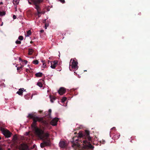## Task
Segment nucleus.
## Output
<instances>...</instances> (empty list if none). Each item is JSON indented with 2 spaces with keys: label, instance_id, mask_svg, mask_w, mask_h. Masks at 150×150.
I'll return each instance as SVG.
<instances>
[{
  "label": "nucleus",
  "instance_id": "nucleus-1",
  "mask_svg": "<svg viewBox=\"0 0 150 150\" xmlns=\"http://www.w3.org/2000/svg\"><path fill=\"white\" fill-rule=\"evenodd\" d=\"M36 122L33 121L31 125L32 128L34 130L35 134L40 139L43 141V142L40 144V145L41 148H43L45 146H48L50 145V142L48 137L50 134L47 132L45 133L44 131L37 127L36 126Z\"/></svg>",
  "mask_w": 150,
  "mask_h": 150
},
{
  "label": "nucleus",
  "instance_id": "nucleus-2",
  "mask_svg": "<svg viewBox=\"0 0 150 150\" xmlns=\"http://www.w3.org/2000/svg\"><path fill=\"white\" fill-rule=\"evenodd\" d=\"M84 137L85 138V139L82 142L85 147L89 149H93L94 147L91 145L89 142L91 140V138L89 136V133L88 131H85Z\"/></svg>",
  "mask_w": 150,
  "mask_h": 150
},
{
  "label": "nucleus",
  "instance_id": "nucleus-3",
  "mask_svg": "<svg viewBox=\"0 0 150 150\" xmlns=\"http://www.w3.org/2000/svg\"><path fill=\"white\" fill-rule=\"evenodd\" d=\"M78 63L77 61L75 60L74 59H71L70 62L69 67L71 66L72 69L76 70L78 68Z\"/></svg>",
  "mask_w": 150,
  "mask_h": 150
},
{
  "label": "nucleus",
  "instance_id": "nucleus-4",
  "mask_svg": "<svg viewBox=\"0 0 150 150\" xmlns=\"http://www.w3.org/2000/svg\"><path fill=\"white\" fill-rule=\"evenodd\" d=\"M28 117H29L32 119L33 121H35L36 122H41L42 121V117L37 116L33 114H29L28 116Z\"/></svg>",
  "mask_w": 150,
  "mask_h": 150
},
{
  "label": "nucleus",
  "instance_id": "nucleus-5",
  "mask_svg": "<svg viewBox=\"0 0 150 150\" xmlns=\"http://www.w3.org/2000/svg\"><path fill=\"white\" fill-rule=\"evenodd\" d=\"M0 130L2 134L6 137L9 138L11 137V133L8 129L1 127L0 128Z\"/></svg>",
  "mask_w": 150,
  "mask_h": 150
},
{
  "label": "nucleus",
  "instance_id": "nucleus-6",
  "mask_svg": "<svg viewBox=\"0 0 150 150\" xmlns=\"http://www.w3.org/2000/svg\"><path fill=\"white\" fill-rule=\"evenodd\" d=\"M31 2H30L28 0V3L30 4H33L35 6L38 5L41 3L43 1V0H31Z\"/></svg>",
  "mask_w": 150,
  "mask_h": 150
},
{
  "label": "nucleus",
  "instance_id": "nucleus-7",
  "mask_svg": "<svg viewBox=\"0 0 150 150\" xmlns=\"http://www.w3.org/2000/svg\"><path fill=\"white\" fill-rule=\"evenodd\" d=\"M20 150H29L27 146L25 144H21L19 147Z\"/></svg>",
  "mask_w": 150,
  "mask_h": 150
},
{
  "label": "nucleus",
  "instance_id": "nucleus-8",
  "mask_svg": "<svg viewBox=\"0 0 150 150\" xmlns=\"http://www.w3.org/2000/svg\"><path fill=\"white\" fill-rule=\"evenodd\" d=\"M58 121L57 118H54L51 122L50 124L53 126H55L57 125V122Z\"/></svg>",
  "mask_w": 150,
  "mask_h": 150
},
{
  "label": "nucleus",
  "instance_id": "nucleus-9",
  "mask_svg": "<svg viewBox=\"0 0 150 150\" xmlns=\"http://www.w3.org/2000/svg\"><path fill=\"white\" fill-rule=\"evenodd\" d=\"M66 91V90L65 88L61 87L58 91V92L60 95H62L65 93Z\"/></svg>",
  "mask_w": 150,
  "mask_h": 150
},
{
  "label": "nucleus",
  "instance_id": "nucleus-10",
  "mask_svg": "<svg viewBox=\"0 0 150 150\" xmlns=\"http://www.w3.org/2000/svg\"><path fill=\"white\" fill-rule=\"evenodd\" d=\"M59 146L61 148H65L67 145L64 141H62L59 142Z\"/></svg>",
  "mask_w": 150,
  "mask_h": 150
},
{
  "label": "nucleus",
  "instance_id": "nucleus-11",
  "mask_svg": "<svg viewBox=\"0 0 150 150\" xmlns=\"http://www.w3.org/2000/svg\"><path fill=\"white\" fill-rule=\"evenodd\" d=\"M57 64V62L56 61H55L52 62H51V67L52 69H55L56 67V65Z\"/></svg>",
  "mask_w": 150,
  "mask_h": 150
},
{
  "label": "nucleus",
  "instance_id": "nucleus-12",
  "mask_svg": "<svg viewBox=\"0 0 150 150\" xmlns=\"http://www.w3.org/2000/svg\"><path fill=\"white\" fill-rule=\"evenodd\" d=\"M24 91L23 88H21L18 90V91L16 93L19 95L21 96L22 95L23 92Z\"/></svg>",
  "mask_w": 150,
  "mask_h": 150
},
{
  "label": "nucleus",
  "instance_id": "nucleus-13",
  "mask_svg": "<svg viewBox=\"0 0 150 150\" xmlns=\"http://www.w3.org/2000/svg\"><path fill=\"white\" fill-rule=\"evenodd\" d=\"M120 136V134L119 133L117 134H115L114 135L113 137H112V139H118Z\"/></svg>",
  "mask_w": 150,
  "mask_h": 150
},
{
  "label": "nucleus",
  "instance_id": "nucleus-14",
  "mask_svg": "<svg viewBox=\"0 0 150 150\" xmlns=\"http://www.w3.org/2000/svg\"><path fill=\"white\" fill-rule=\"evenodd\" d=\"M34 50L32 48H29L28 49V54L30 55L32 54L33 53V52Z\"/></svg>",
  "mask_w": 150,
  "mask_h": 150
},
{
  "label": "nucleus",
  "instance_id": "nucleus-15",
  "mask_svg": "<svg viewBox=\"0 0 150 150\" xmlns=\"http://www.w3.org/2000/svg\"><path fill=\"white\" fill-rule=\"evenodd\" d=\"M42 74L41 72H38L35 74V76L37 77H40L42 76Z\"/></svg>",
  "mask_w": 150,
  "mask_h": 150
},
{
  "label": "nucleus",
  "instance_id": "nucleus-16",
  "mask_svg": "<svg viewBox=\"0 0 150 150\" xmlns=\"http://www.w3.org/2000/svg\"><path fill=\"white\" fill-rule=\"evenodd\" d=\"M31 34V32L30 30H29L27 32V33L26 35H25L26 37H28L30 36Z\"/></svg>",
  "mask_w": 150,
  "mask_h": 150
},
{
  "label": "nucleus",
  "instance_id": "nucleus-17",
  "mask_svg": "<svg viewBox=\"0 0 150 150\" xmlns=\"http://www.w3.org/2000/svg\"><path fill=\"white\" fill-rule=\"evenodd\" d=\"M40 122L42 123L44 125H48V122L44 120L43 118H42V121Z\"/></svg>",
  "mask_w": 150,
  "mask_h": 150
},
{
  "label": "nucleus",
  "instance_id": "nucleus-18",
  "mask_svg": "<svg viewBox=\"0 0 150 150\" xmlns=\"http://www.w3.org/2000/svg\"><path fill=\"white\" fill-rule=\"evenodd\" d=\"M6 14V13L4 11H0V16H3Z\"/></svg>",
  "mask_w": 150,
  "mask_h": 150
},
{
  "label": "nucleus",
  "instance_id": "nucleus-19",
  "mask_svg": "<svg viewBox=\"0 0 150 150\" xmlns=\"http://www.w3.org/2000/svg\"><path fill=\"white\" fill-rule=\"evenodd\" d=\"M33 63L35 64H38V61L37 60H35L33 61Z\"/></svg>",
  "mask_w": 150,
  "mask_h": 150
},
{
  "label": "nucleus",
  "instance_id": "nucleus-20",
  "mask_svg": "<svg viewBox=\"0 0 150 150\" xmlns=\"http://www.w3.org/2000/svg\"><path fill=\"white\" fill-rule=\"evenodd\" d=\"M42 62V67L43 68H45L46 67V64L45 63V61L43 60H42L41 61Z\"/></svg>",
  "mask_w": 150,
  "mask_h": 150
},
{
  "label": "nucleus",
  "instance_id": "nucleus-21",
  "mask_svg": "<svg viewBox=\"0 0 150 150\" xmlns=\"http://www.w3.org/2000/svg\"><path fill=\"white\" fill-rule=\"evenodd\" d=\"M35 6V8L37 9V11L38 10H40V7L39 5Z\"/></svg>",
  "mask_w": 150,
  "mask_h": 150
},
{
  "label": "nucleus",
  "instance_id": "nucleus-22",
  "mask_svg": "<svg viewBox=\"0 0 150 150\" xmlns=\"http://www.w3.org/2000/svg\"><path fill=\"white\" fill-rule=\"evenodd\" d=\"M50 101L52 103H53L54 100H55V98L54 97L51 98V97L50 96Z\"/></svg>",
  "mask_w": 150,
  "mask_h": 150
},
{
  "label": "nucleus",
  "instance_id": "nucleus-23",
  "mask_svg": "<svg viewBox=\"0 0 150 150\" xmlns=\"http://www.w3.org/2000/svg\"><path fill=\"white\" fill-rule=\"evenodd\" d=\"M78 137H82L83 136V134L81 132H79L78 133Z\"/></svg>",
  "mask_w": 150,
  "mask_h": 150
},
{
  "label": "nucleus",
  "instance_id": "nucleus-24",
  "mask_svg": "<svg viewBox=\"0 0 150 150\" xmlns=\"http://www.w3.org/2000/svg\"><path fill=\"white\" fill-rule=\"evenodd\" d=\"M37 85L39 86L40 88H42V85L40 82H38L37 83Z\"/></svg>",
  "mask_w": 150,
  "mask_h": 150
},
{
  "label": "nucleus",
  "instance_id": "nucleus-25",
  "mask_svg": "<svg viewBox=\"0 0 150 150\" xmlns=\"http://www.w3.org/2000/svg\"><path fill=\"white\" fill-rule=\"evenodd\" d=\"M18 39L20 40H23V37L22 36H20L18 38Z\"/></svg>",
  "mask_w": 150,
  "mask_h": 150
},
{
  "label": "nucleus",
  "instance_id": "nucleus-26",
  "mask_svg": "<svg viewBox=\"0 0 150 150\" xmlns=\"http://www.w3.org/2000/svg\"><path fill=\"white\" fill-rule=\"evenodd\" d=\"M66 99L67 98L66 97H64L62 99V102H64L66 100Z\"/></svg>",
  "mask_w": 150,
  "mask_h": 150
},
{
  "label": "nucleus",
  "instance_id": "nucleus-27",
  "mask_svg": "<svg viewBox=\"0 0 150 150\" xmlns=\"http://www.w3.org/2000/svg\"><path fill=\"white\" fill-rule=\"evenodd\" d=\"M17 139V136L16 135H15L14 136H13V140H14V141H15Z\"/></svg>",
  "mask_w": 150,
  "mask_h": 150
},
{
  "label": "nucleus",
  "instance_id": "nucleus-28",
  "mask_svg": "<svg viewBox=\"0 0 150 150\" xmlns=\"http://www.w3.org/2000/svg\"><path fill=\"white\" fill-rule=\"evenodd\" d=\"M21 42V41L19 40H17L16 41V43L17 44H20Z\"/></svg>",
  "mask_w": 150,
  "mask_h": 150
},
{
  "label": "nucleus",
  "instance_id": "nucleus-29",
  "mask_svg": "<svg viewBox=\"0 0 150 150\" xmlns=\"http://www.w3.org/2000/svg\"><path fill=\"white\" fill-rule=\"evenodd\" d=\"M48 112H49V115H50V114L51 113V112H52V110L51 109H50L48 110Z\"/></svg>",
  "mask_w": 150,
  "mask_h": 150
},
{
  "label": "nucleus",
  "instance_id": "nucleus-30",
  "mask_svg": "<svg viewBox=\"0 0 150 150\" xmlns=\"http://www.w3.org/2000/svg\"><path fill=\"white\" fill-rule=\"evenodd\" d=\"M37 14H41V12L40 11V10H38L37 11Z\"/></svg>",
  "mask_w": 150,
  "mask_h": 150
},
{
  "label": "nucleus",
  "instance_id": "nucleus-31",
  "mask_svg": "<svg viewBox=\"0 0 150 150\" xmlns=\"http://www.w3.org/2000/svg\"><path fill=\"white\" fill-rule=\"evenodd\" d=\"M59 1L62 3H65L64 0H59Z\"/></svg>",
  "mask_w": 150,
  "mask_h": 150
},
{
  "label": "nucleus",
  "instance_id": "nucleus-32",
  "mask_svg": "<svg viewBox=\"0 0 150 150\" xmlns=\"http://www.w3.org/2000/svg\"><path fill=\"white\" fill-rule=\"evenodd\" d=\"M29 134V132H26L25 133V135H26V136H27Z\"/></svg>",
  "mask_w": 150,
  "mask_h": 150
},
{
  "label": "nucleus",
  "instance_id": "nucleus-33",
  "mask_svg": "<svg viewBox=\"0 0 150 150\" xmlns=\"http://www.w3.org/2000/svg\"><path fill=\"white\" fill-rule=\"evenodd\" d=\"M13 18L14 19H16V16L15 15H13Z\"/></svg>",
  "mask_w": 150,
  "mask_h": 150
},
{
  "label": "nucleus",
  "instance_id": "nucleus-34",
  "mask_svg": "<svg viewBox=\"0 0 150 150\" xmlns=\"http://www.w3.org/2000/svg\"><path fill=\"white\" fill-rule=\"evenodd\" d=\"M22 67H18L17 68V69L18 70H19L21 69V68Z\"/></svg>",
  "mask_w": 150,
  "mask_h": 150
},
{
  "label": "nucleus",
  "instance_id": "nucleus-35",
  "mask_svg": "<svg viewBox=\"0 0 150 150\" xmlns=\"http://www.w3.org/2000/svg\"><path fill=\"white\" fill-rule=\"evenodd\" d=\"M48 25H47L46 24H45V29H46L48 27Z\"/></svg>",
  "mask_w": 150,
  "mask_h": 150
},
{
  "label": "nucleus",
  "instance_id": "nucleus-36",
  "mask_svg": "<svg viewBox=\"0 0 150 150\" xmlns=\"http://www.w3.org/2000/svg\"><path fill=\"white\" fill-rule=\"evenodd\" d=\"M74 144H75V145H78L79 144V143H77V142H76V143H74Z\"/></svg>",
  "mask_w": 150,
  "mask_h": 150
},
{
  "label": "nucleus",
  "instance_id": "nucleus-37",
  "mask_svg": "<svg viewBox=\"0 0 150 150\" xmlns=\"http://www.w3.org/2000/svg\"><path fill=\"white\" fill-rule=\"evenodd\" d=\"M44 32V30H41L40 31V32L41 33H43Z\"/></svg>",
  "mask_w": 150,
  "mask_h": 150
},
{
  "label": "nucleus",
  "instance_id": "nucleus-38",
  "mask_svg": "<svg viewBox=\"0 0 150 150\" xmlns=\"http://www.w3.org/2000/svg\"><path fill=\"white\" fill-rule=\"evenodd\" d=\"M41 14H44L45 13V12H44V11H41Z\"/></svg>",
  "mask_w": 150,
  "mask_h": 150
},
{
  "label": "nucleus",
  "instance_id": "nucleus-39",
  "mask_svg": "<svg viewBox=\"0 0 150 150\" xmlns=\"http://www.w3.org/2000/svg\"><path fill=\"white\" fill-rule=\"evenodd\" d=\"M0 150H3V149H2V148L0 146Z\"/></svg>",
  "mask_w": 150,
  "mask_h": 150
},
{
  "label": "nucleus",
  "instance_id": "nucleus-40",
  "mask_svg": "<svg viewBox=\"0 0 150 150\" xmlns=\"http://www.w3.org/2000/svg\"><path fill=\"white\" fill-rule=\"evenodd\" d=\"M3 4V3L2 2H0V5H2Z\"/></svg>",
  "mask_w": 150,
  "mask_h": 150
},
{
  "label": "nucleus",
  "instance_id": "nucleus-41",
  "mask_svg": "<svg viewBox=\"0 0 150 150\" xmlns=\"http://www.w3.org/2000/svg\"><path fill=\"white\" fill-rule=\"evenodd\" d=\"M26 64H27V60H24V61Z\"/></svg>",
  "mask_w": 150,
  "mask_h": 150
},
{
  "label": "nucleus",
  "instance_id": "nucleus-42",
  "mask_svg": "<svg viewBox=\"0 0 150 150\" xmlns=\"http://www.w3.org/2000/svg\"><path fill=\"white\" fill-rule=\"evenodd\" d=\"M113 129H115V130H116V129H115V127H113V128H112L111 129V130H112Z\"/></svg>",
  "mask_w": 150,
  "mask_h": 150
},
{
  "label": "nucleus",
  "instance_id": "nucleus-43",
  "mask_svg": "<svg viewBox=\"0 0 150 150\" xmlns=\"http://www.w3.org/2000/svg\"><path fill=\"white\" fill-rule=\"evenodd\" d=\"M37 15L38 16V17H40L41 16L40 14H37Z\"/></svg>",
  "mask_w": 150,
  "mask_h": 150
},
{
  "label": "nucleus",
  "instance_id": "nucleus-44",
  "mask_svg": "<svg viewBox=\"0 0 150 150\" xmlns=\"http://www.w3.org/2000/svg\"><path fill=\"white\" fill-rule=\"evenodd\" d=\"M111 132H112L111 131L110 132V136H111V135L112 134Z\"/></svg>",
  "mask_w": 150,
  "mask_h": 150
},
{
  "label": "nucleus",
  "instance_id": "nucleus-45",
  "mask_svg": "<svg viewBox=\"0 0 150 150\" xmlns=\"http://www.w3.org/2000/svg\"><path fill=\"white\" fill-rule=\"evenodd\" d=\"M3 25V23H2V24L1 25V26H2Z\"/></svg>",
  "mask_w": 150,
  "mask_h": 150
},
{
  "label": "nucleus",
  "instance_id": "nucleus-46",
  "mask_svg": "<svg viewBox=\"0 0 150 150\" xmlns=\"http://www.w3.org/2000/svg\"><path fill=\"white\" fill-rule=\"evenodd\" d=\"M75 140H76V141H78V139H75Z\"/></svg>",
  "mask_w": 150,
  "mask_h": 150
},
{
  "label": "nucleus",
  "instance_id": "nucleus-47",
  "mask_svg": "<svg viewBox=\"0 0 150 150\" xmlns=\"http://www.w3.org/2000/svg\"><path fill=\"white\" fill-rule=\"evenodd\" d=\"M21 58H19V60H21Z\"/></svg>",
  "mask_w": 150,
  "mask_h": 150
},
{
  "label": "nucleus",
  "instance_id": "nucleus-48",
  "mask_svg": "<svg viewBox=\"0 0 150 150\" xmlns=\"http://www.w3.org/2000/svg\"><path fill=\"white\" fill-rule=\"evenodd\" d=\"M1 139V137H0V140Z\"/></svg>",
  "mask_w": 150,
  "mask_h": 150
},
{
  "label": "nucleus",
  "instance_id": "nucleus-49",
  "mask_svg": "<svg viewBox=\"0 0 150 150\" xmlns=\"http://www.w3.org/2000/svg\"><path fill=\"white\" fill-rule=\"evenodd\" d=\"M8 150H10V149H8Z\"/></svg>",
  "mask_w": 150,
  "mask_h": 150
},
{
  "label": "nucleus",
  "instance_id": "nucleus-50",
  "mask_svg": "<svg viewBox=\"0 0 150 150\" xmlns=\"http://www.w3.org/2000/svg\"><path fill=\"white\" fill-rule=\"evenodd\" d=\"M75 139V137L74 138V139Z\"/></svg>",
  "mask_w": 150,
  "mask_h": 150
}]
</instances>
